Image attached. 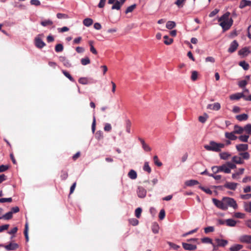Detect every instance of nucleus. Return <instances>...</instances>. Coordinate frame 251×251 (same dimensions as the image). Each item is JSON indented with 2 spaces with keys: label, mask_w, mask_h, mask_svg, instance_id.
Returning a JSON list of instances; mask_svg holds the SVG:
<instances>
[{
  "label": "nucleus",
  "mask_w": 251,
  "mask_h": 251,
  "mask_svg": "<svg viewBox=\"0 0 251 251\" xmlns=\"http://www.w3.org/2000/svg\"><path fill=\"white\" fill-rule=\"evenodd\" d=\"M229 15L230 13L227 12L218 19V21L221 22L220 25L224 30L229 29L233 24L232 19H229Z\"/></svg>",
  "instance_id": "1"
},
{
  "label": "nucleus",
  "mask_w": 251,
  "mask_h": 251,
  "mask_svg": "<svg viewBox=\"0 0 251 251\" xmlns=\"http://www.w3.org/2000/svg\"><path fill=\"white\" fill-rule=\"evenodd\" d=\"M225 144L222 143H217L214 141H210L209 145H205L204 146V149L208 151H212L219 152L221 151L222 148H224Z\"/></svg>",
  "instance_id": "2"
},
{
  "label": "nucleus",
  "mask_w": 251,
  "mask_h": 251,
  "mask_svg": "<svg viewBox=\"0 0 251 251\" xmlns=\"http://www.w3.org/2000/svg\"><path fill=\"white\" fill-rule=\"evenodd\" d=\"M223 202L224 205L226 207V210L228 208V206L232 207L234 209H237L238 208V205L236 201L234 199L229 197H224Z\"/></svg>",
  "instance_id": "3"
},
{
  "label": "nucleus",
  "mask_w": 251,
  "mask_h": 251,
  "mask_svg": "<svg viewBox=\"0 0 251 251\" xmlns=\"http://www.w3.org/2000/svg\"><path fill=\"white\" fill-rule=\"evenodd\" d=\"M213 202L214 204L219 209H221L223 210H226V205H224V202H223V198L222 199V201H219L218 200H217L216 199H212Z\"/></svg>",
  "instance_id": "4"
},
{
  "label": "nucleus",
  "mask_w": 251,
  "mask_h": 251,
  "mask_svg": "<svg viewBox=\"0 0 251 251\" xmlns=\"http://www.w3.org/2000/svg\"><path fill=\"white\" fill-rule=\"evenodd\" d=\"M0 246L4 247L7 251H15L19 248L18 244L12 242L7 245H0Z\"/></svg>",
  "instance_id": "5"
},
{
  "label": "nucleus",
  "mask_w": 251,
  "mask_h": 251,
  "mask_svg": "<svg viewBox=\"0 0 251 251\" xmlns=\"http://www.w3.org/2000/svg\"><path fill=\"white\" fill-rule=\"evenodd\" d=\"M35 45L37 48L41 49L46 46V44L38 36L35 38Z\"/></svg>",
  "instance_id": "6"
},
{
  "label": "nucleus",
  "mask_w": 251,
  "mask_h": 251,
  "mask_svg": "<svg viewBox=\"0 0 251 251\" xmlns=\"http://www.w3.org/2000/svg\"><path fill=\"white\" fill-rule=\"evenodd\" d=\"M207 109L218 111L221 108V104L219 102H215L213 104H209L207 105Z\"/></svg>",
  "instance_id": "7"
},
{
  "label": "nucleus",
  "mask_w": 251,
  "mask_h": 251,
  "mask_svg": "<svg viewBox=\"0 0 251 251\" xmlns=\"http://www.w3.org/2000/svg\"><path fill=\"white\" fill-rule=\"evenodd\" d=\"M137 193L138 196L139 198H144L146 196L147 191L144 187H143L142 186H139L138 188V190L137 191Z\"/></svg>",
  "instance_id": "8"
},
{
  "label": "nucleus",
  "mask_w": 251,
  "mask_h": 251,
  "mask_svg": "<svg viewBox=\"0 0 251 251\" xmlns=\"http://www.w3.org/2000/svg\"><path fill=\"white\" fill-rule=\"evenodd\" d=\"M182 245L183 248L187 251H194L197 249V246L186 243H182Z\"/></svg>",
  "instance_id": "9"
},
{
  "label": "nucleus",
  "mask_w": 251,
  "mask_h": 251,
  "mask_svg": "<svg viewBox=\"0 0 251 251\" xmlns=\"http://www.w3.org/2000/svg\"><path fill=\"white\" fill-rule=\"evenodd\" d=\"M239 45L236 40H234L230 45L228 51L230 53L234 52L237 49Z\"/></svg>",
  "instance_id": "10"
},
{
  "label": "nucleus",
  "mask_w": 251,
  "mask_h": 251,
  "mask_svg": "<svg viewBox=\"0 0 251 251\" xmlns=\"http://www.w3.org/2000/svg\"><path fill=\"white\" fill-rule=\"evenodd\" d=\"M238 184V183L235 182H226L225 184L224 187L227 189L234 191L236 189Z\"/></svg>",
  "instance_id": "11"
},
{
  "label": "nucleus",
  "mask_w": 251,
  "mask_h": 251,
  "mask_svg": "<svg viewBox=\"0 0 251 251\" xmlns=\"http://www.w3.org/2000/svg\"><path fill=\"white\" fill-rule=\"evenodd\" d=\"M216 243L217 244V247H224L228 244V241L224 239H220L216 238L215 240Z\"/></svg>",
  "instance_id": "12"
},
{
  "label": "nucleus",
  "mask_w": 251,
  "mask_h": 251,
  "mask_svg": "<svg viewBox=\"0 0 251 251\" xmlns=\"http://www.w3.org/2000/svg\"><path fill=\"white\" fill-rule=\"evenodd\" d=\"M59 60L60 62H61L63 65L68 68L71 67V64L70 63L69 60L67 59L65 56H60L59 57Z\"/></svg>",
  "instance_id": "13"
},
{
  "label": "nucleus",
  "mask_w": 251,
  "mask_h": 251,
  "mask_svg": "<svg viewBox=\"0 0 251 251\" xmlns=\"http://www.w3.org/2000/svg\"><path fill=\"white\" fill-rule=\"evenodd\" d=\"M240 241L242 243H251V235H244L240 237Z\"/></svg>",
  "instance_id": "14"
},
{
  "label": "nucleus",
  "mask_w": 251,
  "mask_h": 251,
  "mask_svg": "<svg viewBox=\"0 0 251 251\" xmlns=\"http://www.w3.org/2000/svg\"><path fill=\"white\" fill-rule=\"evenodd\" d=\"M237 150L239 151H245L248 150V145L247 144H238L236 146Z\"/></svg>",
  "instance_id": "15"
},
{
  "label": "nucleus",
  "mask_w": 251,
  "mask_h": 251,
  "mask_svg": "<svg viewBox=\"0 0 251 251\" xmlns=\"http://www.w3.org/2000/svg\"><path fill=\"white\" fill-rule=\"evenodd\" d=\"M235 132L234 131L231 132H226L225 137L230 140H235L237 137L235 135Z\"/></svg>",
  "instance_id": "16"
},
{
  "label": "nucleus",
  "mask_w": 251,
  "mask_h": 251,
  "mask_svg": "<svg viewBox=\"0 0 251 251\" xmlns=\"http://www.w3.org/2000/svg\"><path fill=\"white\" fill-rule=\"evenodd\" d=\"M244 98L245 95L243 93H236L231 95L230 96V99L232 100H238L240 98H243L244 99Z\"/></svg>",
  "instance_id": "17"
},
{
  "label": "nucleus",
  "mask_w": 251,
  "mask_h": 251,
  "mask_svg": "<svg viewBox=\"0 0 251 251\" xmlns=\"http://www.w3.org/2000/svg\"><path fill=\"white\" fill-rule=\"evenodd\" d=\"M250 53V50L247 47H245L238 51L239 55L247 56Z\"/></svg>",
  "instance_id": "18"
},
{
  "label": "nucleus",
  "mask_w": 251,
  "mask_h": 251,
  "mask_svg": "<svg viewBox=\"0 0 251 251\" xmlns=\"http://www.w3.org/2000/svg\"><path fill=\"white\" fill-rule=\"evenodd\" d=\"M244 172V169L241 168L237 172L234 173L232 175V178L233 179H238L239 178V176L243 174Z\"/></svg>",
  "instance_id": "19"
},
{
  "label": "nucleus",
  "mask_w": 251,
  "mask_h": 251,
  "mask_svg": "<svg viewBox=\"0 0 251 251\" xmlns=\"http://www.w3.org/2000/svg\"><path fill=\"white\" fill-rule=\"evenodd\" d=\"M94 41L90 40L88 41V44L90 46V50L94 54H97L98 52L94 47Z\"/></svg>",
  "instance_id": "20"
},
{
  "label": "nucleus",
  "mask_w": 251,
  "mask_h": 251,
  "mask_svg": "<svg viewBox=\"0 0 251 251\" xmlns=\"http://www.w3.org/2000/svg\"><path fill=\"white\" fill-rule=\"evenodd\" d=\"M244 208L246 212L251 213V201L244 202Z\"/></svg>",
  "instance_id": "21"
},
{
  "label": "nucleus",
  "mask_w": 251,
  "mask_h": 251,
  "mask_svg": "<svg viewBox=\"0 0 251 251\" xmlns=\"http://www.w3.org/2000/svg\"><path fill=\"white\" fill-rule=\"evenodd\" d=\"M251 5V1L247 0H242L240 1V3L239 5L240 8H244L247 6Z\"/></svg>",
  "instance_id": "22"
},
{
  "label": "nucleus",
  "mask_w": 251,
  "mask_h": 251,
  "mask_svg": "<svg viewBox=\"0 0 251 251\" xmlns=\"http://www.w3.org/2000/svg\"><path fill=\"white\" fill-rule=\"evenodd\" d=\"M220 172H223L227 174L230 173L231 171L229 167H228V166H227L226 163L222 166H220Z\"/></svg>",
  "instance_id": "23"
},
{
  "label": "nucleus",
  "mask_w": 251,
  "mask_h": 251,
  "mask_svg": "<svg viewBox=\"0 0 251 251\" xmlns=\"http://www.w3.org/2000/svg\"><path fill=\"white\" fill-rule=\"evenodd\" d=\"M236 119L239 121H246L248 119V115L247 114H242L236 116Z\"/></svg>",
  "instance_id": "24"
},
{
  "label": "nucleus",
  "mask_w": 251,
  "mask_h": 251,
  "mask_svg": "<svg viewBox=\"0 0 251 251\" xmlns=\"http://www.w3.org/2000/svg\"><path fill=\"white\" fill-rule=\"evenodd\" d=\"M139 139L141 141L143 149L146 151H151V148L149 146V145L146 144L144 140L141 138H139Z\"/></svg>",
  "instance_id": "25"
},
{
  "label": "nucleus",
  "mask_w": 251,
  "mask_h": 251,
  "mask_svg": "<svg viewBox=\"0 0 251 251\" xmlns=\"http://www.w3.org/2000/svg\"><path fill=\"white\" fill-rule=\"evenodd\" d=\"M226 224L228 226H235L236 224V221L232 219H228L226 220Z\"/></svg>",
  "instance_id": "26"
},
{
  "label": "nucleus",
  "mask_w": 251,
  "mask_h": 251,
  "mask_svg": "<svg viewBox=\"0 0 251 251\" xmlns=\"http://www.w3.org/2000/svg\"><path fill=\"white\" fill-rule=\"evenodd\" d=\"M201 242L203 243H209L211 244L213 247H214V249L215 248L216 246L214 243L212 242V240L211 239L208 238V237H204L201 239Z\"/></svg>",
  "instance_id": "27"
},
{
  "label": "nucleus",
  "mask_w": 251,
  "mask_h": 251,
  "mask_svg": "<svg viewBox=\"0 0 251 251\" xmlns=\"http://www.w3.org/2000/svg\"><path fill=\"white\" fill-rule=\"evenodd\" d=\"M232 160L233 162H234V163H235L236 164H243L244 162L242 158L240 156H233L232 157Z\"/></svg>",
  "instance_id": "28"
},
{
  "label": "nucleus",
  "mask_w": 251,
  "mask_h": 251,
  "mask_svg": "<svg viewBox=\"0 0 251 251\" xmlns=\"http://www.w3.org/2000/svg\"><path fill=\"white\" fill-rule=\"evenodd\" d=\"M235 134H241L244 131V128L235 125L234 127V131Z\"/></svg>",
  "instance_id": "29"
},
{
  "label": "nucleus",
  "mask_w": 251,
  "mask_h": 251,
  "mask_svg": "<svg viewBox=\"0 0 251 251\" xmlns=\"http://www.w3.org/2000/svg\"><path fill=\"white\" fill-rule=\"evenodd\" d=\"M243 248V246L239 244L235 245L229 248L230 251H239Z\"/></svg>",
  "instance_id": "30"
},
{
  "label": "nucleus",
  "mask_w": 251,
  "mask_h": 251,
  "mask_svg": "<svg viewBox=\"0 0 251 251\" xmlns=\"http://www.w3.org/2000/svg\"><path fill=\"white\" fill-rule=\"evenodd\" d=\"M128 176L132 179H135L137 178V175L136 172L133 170H131L128 173Z\"/></svg>",
  "instance_id": "31"
},
{
  "label": "nucleus",
  "mask_w": 251,
  "mask_h": 251,
  "mask_svg": "<svg viewBox=\"0 0 251 251\" xmlns=\"http://www.w3.org/2000/svg\"><path fill=\"white\" fill-rule=\"evenodd\" d=\"M114 4L112 5L111 9L112 10L116 9V10H120L121 8V7L122 6L121 3H120V2L118 0H116L115 1V2L113 3Z\"/></svg>",
  "instance_id": "32"
},
{
  "label": "nucleus",
  "mask_w": 251,
  "mask_h": 251,
  "mask_svg": "<svg viewBox=\"0 0 251 251\" xmlns=\"http://www.w3.org/2000/svg\"><path fill=\"white\" fill-rule=\"evenodd\" d=\"M93 21L90 18H86L83 21V24L86 26H89L93 24Z\"/></svg>",
  "instance_id": "33"
},
{
  "label": "nucleus",
  "mask_w": 251,
  "mask_h": 251,
  "mask_svg": "<svg viewBox=\"0 0 251 251\" xmlns=\"http://www.w3.org/2000/svg\"><path fill=\"white\" fill-rule=\"evenodd\" d=\"M199 183L197 180H189L185 182V184L188 186H194L198 184Z\"/></svg>",
  "instance_id": "34"
},
{
  "label": "nucleus",
  "mask_w": 251,
  "mask_h": 251,
  "mask_svg": "<svg viewBox=\"0 0 251 251\" xmlns=\"http://www.w3.org/2000/svg\"><path fill=\"white\" fill-rule=\"evenodd\" d=\"M13 217V214L12 212H11L10 211L6 213V214H4L1 218V219H3L4 220H10L12 219Z\"/></svg>",
  "instance_id": "35"
},
{
  "label": "nucleus",
  "mask_w": 251,
  "mask_h": 251,
  "mask_svg": "<svg viewBox=\"0 0 251 251\" xmlns=\"http://www.w3.org/2000/svg\"><path fill=\"white\" fill-rule=\"evenodd\" d=\"M176 25V24L175 22L173 21H168L166 25V28L169 29H172L174 28Z\"/></svg>",
  "instance_id": "36"
},
{
  "label": "nucleus",
  "mask_w": 251,
  "mask_h": 251,
  "mask_svg": "<svg viewBox=\"0 0 251 251\" xmlns=\"http://www.w3.org/2000/svg\"><path fill=\"white\" fill-rule=\"evenodd\" d=\"M186 0H177L175 1V4L178 8H182L184 6Z\"/></svg>",
  "instance_id": "37"
},
{
  "label": "nucleus",
  "mask_w": 251,
  "mask_h": 251,
  "mask_svg": "<svg viewBox=\"0 0 251 251\" xmlns=\"http://www.w3.org/2000/svg\"><path fill=\"white\" fill-rule=\"evenodd\" d=\"M62 73L64 74V75L67 77L70 81L72 82H75V80L74 79V78L71 76V75L66 71L62 70Z\"/></svg>",
  "instance_id": "38"
},
{
  "label": "nucleus",
  "mask_w": 251,
  "mask_h": 251,
  "mask_svg": "<svg viewBox=\"0 0 251 251\" xmlns=\"http://www.w3.org/2000/svg\"><path fill=\"white\" fill-rule=\"evenodd\" d=\"M95 137L98 140L103 139V135L102 131L101 130L97 131L95 134Z\"/></svg>",
  "instance_id": "39"
},
{
  "label": "nucleus",
  "mask_w": 251,
  "mask_h": 251,
  "mask_svg": "<svg viewBox=\"0 0 251 251\" xmlns=\"http://www.w3.org/2000/svg\"><path fill=\"white\" fill-rule=\"evenodd\" d=\"M131 126V123L129 120H126V131L128 133H130V127Z\"/></svg>",
  "instance_id": "40"
},
{
  "label": "nucleus",
  "mask_w": 251,
  "mask_h": 251,
  "mask_svg": "<svg viewBox=\"0 0 251 251\" xmlns=\"http://www.w3.org/2000/svg\"><path fill=\"white\" fill-rule=\"evenodd\" d=\"M208 118V115L206 113H204V116H200L199 117V121L201 123H204Z\"/></svg>",
  "instance_id": "41"
},
{
  "label": "nucleus",
  "mask_w": 251,
  "mask_h": 251,
  "mask_svg": "<svg viewBox=\"0 0 251 251\" xmlns=\"http://www.w3.org/2000/svg\"><path fill=\"white\" fill-rule=\"evenodd\" d=\"M239 64L245 70H248L249 69V64L246 62L245 61L240 62Z\"/></svg>",
  "instance_id": "42"
},
{
  "label": "nucleus",
  "mask_w": 251,
  "mask_h": 251,
  "mask_svg": "<svg viewBox=\"0 0 251 251\" xmlns=\"http://www.w3.org/2000/svg\"><path fill=\"white\" fill-rule=\"evenodd\" d=\"M64 47L62 44H57L55 47V50L57 52H61L63 50Z\"/></svg>",
  "instance_id": "43"
},
{
  "label": "nucleus",
  "mask_w": 251,
  "mask_h": 251,
  "mask_svg": "<svg viewBox=\"0 0 251 251\" xmlns=\"http://www.w3.org/2000/svg\"><path fill=\"white\" fill-rule=\"evenodd\" d=\"M53 24L52 21L50 20H47L41 22V25L43 26H46L48 25H51Z\"/></svg>",
  "instance_id": "44"
},
{
  "label": "nucleus",
  "mask_w": 251,
  "mask_h": 251,
  "mask_svg": "<svg viewBox=\"0 0 251 251\" xmlns=\"http://www.w3.org/2000/svg\"><path fill=\"white\" fill-rule=\"evenodd\" d=\"M78 82L79 83L83 85L87 84L89 83L88 79L87 77H80L78 79Z\"/></svg>",
  "instance_id": "45"
},
{
  "label": "nucleus",
  "mask_w": 251,
  "mask_h": 251,
  "mask_svg": "<svg viewBox=\"0 0 251 251\" xmlns=\"http://www.w3.org/2000/svg\"><path fill=\"white\" fill-rule=\"evenodd\" d=\"M81 63L83 65H86L90 63V60L88 57H86L81 59Z\"/></svg>",
  "instance_id": "46"
},
{
  "label": "nucleus",
  "mask_w": 251,
  "mask_h": 251,
  "mask_svg": "<svg viewBox=\"0 0 251 251\" xmlns=\"http://www.w3.org/2000/svg\"><path fill=\"white\" fill-rule=\"evenodd\" d=\"M164 38L165 39L164 41V43L167 45L171 44L173 42V39L172 38H169L168 36L165 35L164 37Z\"/></svg>",
  "instance_id": "47"
},
{
  "label": "nucleus",
  "mask_w": 251,
  "mask_h": 251,
  "mask_svg": "<svg viewBox=\"0 0 251 251\" xmlns=\"http://www.w3.org/2000/svg\"><path fill=\"white\" fill-rule=\"evenodd\" d=\"M220 158L222 159L226 160L230 156V154L227 152H224L220 154Z\"/></svg>",
  "instance_id": "48"
},
{
  "label": "nucleus",
  "mask_w": 251,
  "mask_h": 251,
  "mask_svg": "<svg viewBox=\"0 0 251 251\" xmlns=\"http://www.w3.org/2000/svg\"><path fill=\"white\" fill-rule=\"evenodd\" d=\"M129 224L133 226H135L138 225L139 221L135 218H132L128 220Z\"/></svg>",
  "instance_id": "49"
},
{
  "label": "nucleus",
  "mask_w": 251,
  "mask_h": 251,
  "mask_svg": "<svg viewBox=\"0 0 251 251\" xmlns=\"http://www.w3.org/2000/svg\"><path fill=\"white\" fill-rule=\"evenodd\" d=\"M56 17L58 19H68L69 18V16L67 14L58 13L56 14Z\"/></svg>",
  "instance_id": "50"
},
{
  "label": "nucleus",
  "mask_w": 251,
  "mask_h": 251,
  "mask_svg": "<svg viewBox=\"0 0 251 251\" xmlns=\"http://www.w3.org/2000/svg\"><path fill=\"white\" fill-rule=\"evenodd\" d=\"M143 170L147 172L148 173H150L151 172V168L150 167L148 162H146L145 163L144 167H143Z\"/></svg>",
  "instance_id": "51"
},
{
  "label": "nucleus",
  "mask_w": 251,
  "mask_h": 251,
  "mask_svg": "<svg viewBox=\"0 0 251 251\" xmlns=\"http://www.w3.org/2000/svg\"><path fill=\"white\" fill-rule=\"evenodd\" d=\"M68 176V174L67 171L62 170L61 172V176L60 177L62 180H65L67 178Z\"/></svg>",
  "instance_id": "52"
},
{
  "label": "nucleus",
  "mask_w": 251,
  "mask_h": 251,
  "mask_svg": "<svg viewBox=\"0 0 251 251\" xmlns=\"http://www.w3.org/2000/svg\"><path fill=\"white\" fill-rule=\"evenodd\" d=\"M239 155L242 157L243 159H248L250 158V154L248 152H241Z\"/></svg>",
  "instance_id": "53"
},
{
  "label": "nucleus",
  "mask_w": 251,
  "mask_h": 251,
  "mask_svg": "<svg viewBox=\"0 0 251 251\" xmlns=\"http://www.w3.org/2000/svg\"><path fill=\"white\" fill-rule=\"evenodd\" d=\"M198 72L196 71H193L192 72V75L191 76V78L192 81H196L198 78Z\"/></svg>",
  "instance_id": "54"
},
{
  "label": "nucleus",
  "mask_w": 251,
  "mask_h": 251,
  "mask_svg": "<svg viewBox=\"0 0 251 251\" xmlns=\"http://www.w3.org/2000/svg\"><path fill=\"white\" fill-rule=\"evenodd\" d=\"M249 138V136L246 135H241L238 137L239 139L241 141L244 142H247Z\"/></svg>",
  "instance_id": "55"
},
{
  "label": "nucleus",
  "mask_w": 251,
  "mask_h": 251,
  "mask_svg": "<svg viewBox=\"0 0 251 251\" xmlns=\"http://www.w3.org/2000/svg\"><path fill=\"white\" fill-rule=\"evenodd\" d=\"M168 244L169 245V246L173 249L175 250H177L179 248H180V246L178 245H177L172 242H168Z\"/></svg>",
  "instance_id": "56"
},
{
  "label": "nucleus",
  "mask_w": 251,
  "mask_h": 251,
  "mask_svg": "<svg viewBox=\"0 0 251 251\" xmlns=\"http://www.w3.org/2000/svg\"><path fill=\"white\" fill-rule=\"evenodd\" d=\"M136 6V5L135 4L129 6L126 8L125 13L127 14L128 13L132 12L133 10L135 8Z\"/></svg>",
  "instance_id": "57"
},
{
  "label": "nucleus",
  "mask_w": 251,
  "mask_h": 251,
  "mask_svg": "<svg viewBox=\"0 0 251 251\" xmlns=\"http://www.w3.org/2000/svg\"><path fill=\"white\" fill-rule=\"evenodd\" d=\"M142 211V209L140 207H138L136 209L135 211V214L137 218H139L141 217V214Z\"/></svg>",
  "instance_id": "58"
},
{
  "label": "nucleus",
  "mask_w": 251,
  "mask_h": 251,
  "mask_svg": "<svg viewBox=\"0 0 251 251\" xmlns=\"http://www.w3.org/2000/svg\"><path fill=\"white\" fill-rule=\"evenodd\" d=\"M153 160H154V164L156 165H157V166L160 167L162 165V163L159 161L157 156L155 155L153 157Z\"/></svg>",
  "instance_id": "59"
},
{
  "label": "nucleus",
  "mask_w": 251,
  "mask_h": 251,
  "mask_svg": "<svg viewBox=\"0 0 251 251\" xmlns=\"http://www.w3.org/2000/svg\"><path fill=\"white\" fill-rule=\"evenodd\" d=\"M245 214L240 212H236L234 215V217L240 219H244L245 218Z\"/></svg>",
  "instance_id": "60"
},
{
  "label": "nucleus",
  "mask_w": 251,
  "mask_h": 251,
  "mask_svg": "<svg viewBox=\"0 0 251 251\" xmlns=\"http://www.w3.org/2000/svg\"><path fill=\"white\" fill-rule=\"evenodd\" d=\"M244 130H245L246 132L249 134H251V125L248 124L244 128Z\"/></svg>",
  "instance_id": "61"
},
{
  "label": "nucleus",
  "mask_w": 251,
  "mask_h": 251,
  "mask_svg": "<svg viewBox=\"0 0 251 251\" xmlns=\"http://www.w3.org/2000/svg\"><path fill=\"white\" fill-rule=\"evenodd\" d=\"M204 230L205 233H208L213 232L214 231V228L213 226H208L204 228Z\"/></svg>",
  "instance_id": "62"
},
{
  "label": "nucleus",
  "mask_w": 251,
  "mask_h": 251,
  "mask_svg": "<svg viewBox=\"0 0 251 251\" xmlns=\"http://www.w3.org/2000/svg\"><path fill=\"white\" fill-rule=\"evenodd\" d=\"M240 198L242 200H249L251 198V194L241 195Z\"/></svg>",
  "instance_id": "63"
},
{
  "label": "nucleus",
  "mask_w": 251,
  "mask_h": 251,
  "mask_svg": "<svg viewBox=\"0 0 251 251\" xmlns=\"http://www.w3.org/2000/svg\"><path fill=\"white\" fill-rule=\"evenodd\" d=\"M112 129L111 126L109 123L105 124L104 127V130L105 131L109 132Z\"/></svg>",
  "instance_id": "64"
}]
</instances>
